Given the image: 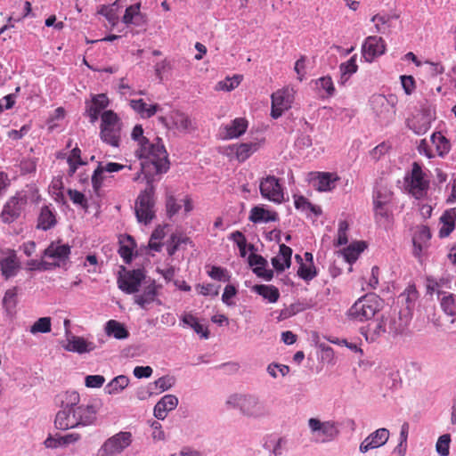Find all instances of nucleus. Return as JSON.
Wrapping results in <instances>:
<instances>
[{
  "label": "nucleus",
  "instance_id": "e433bc0d",
  "mask_svg": "<svg viewBox=\"0 0 456 456\" xmlns=\"http://www.w3.org/2000/svg\"><path fill=\"white\" fill-rule=\"evenodd\" d=\"M130 106L143 118H149L154 116L157 111L160 110L159 104L147 105L142 99L131 100Z\"/></svg>",
  "mask_w": 456,
  "mask_h": 456
},
{
  "label": "nucleus",
  "instance_id": "3c124183",
  "mask_svg": "<svg viewBox=\"0 0 456 456\" xmlns=\"http://www.w3.org/2000/svg\"><path fill=\"white\" fill-rule=\"evenodd\" d=\"M51 331V318L41 317L30 327V332L36 333H47Z\"/></svg>",
  "mask_w": 456,
  "mask_h": 456
},
{
  "label": "nucleus",
  "instance_id": "bf43d9fd",
  "mask_svg": "<svg viewBox=\"0 0 456 456\" xmlns=\"http://www.w3.org/2000/svg\"><path fill=\"white\" fill-rule=\"evenodd\" d=\"M392 17L387 14H376L371 18V21L375 23V28L377 32L379 33H384L385 32V25H387Z\"/></svg>",
  "mask_w": 456,
  "mask_h": 456
},
{
  "label": "nucleus",
  "instance_id": "09e8293b",
  "mask_svg": "<svg viewBox=\"0 0 456 456\" xmlns=\"http://www.w3.org/2000/svg\"><path fill=\"white\" fill-rule=\"evenodd\" d=\"M17 294L18 289L13 287L8 290H6L4 297L3 298V305L5 310L8 313H12L17 305Z\"/></svg>",
  "mask_w": 456,
  "mask_h": 456
},
{
  "label": "nucleus",
  "instance_id": "6e6d98bb",
  "mask_svg": "<svg viewBox=\"0 0 456 456\" xmlns=\"http://www.w3.org/2000/svg\"><path fill=\"white\" fill-rule=\"evenodd\" d=\"M349 229V224L346 220H341L338 223V239L335 242L336 246L346 245L348 242L347 232Z\"/></svg>",
  "mask_w": 456,
  "mask_h": 456
},
{
  "label": "nucleus",
  "instance_id": "de8ad7c7",
  "mask_svg": "<svg viewBox=\"0 0 456 456\" xmlns=\"http://www.w3.org/2000/svg\"><path fill=\"white\" fill-rule=\"evenodd\" d=\"M188 242H190V239L181 233L171 234L167 248V254L173 256L182 243L186 244Z\"/></svg>",
  "mask_w": 456,
  "mask_h": 456
},
{
  "label": "nucleus",
  "instance_id": "20e7f679",
  "mask_svg": "<svg viewBox=\"0 0 456 456\" xmlns=\"http://www.w3.org/2000/svg\"><path fill=\"white\" fill-rule=\"evenodd\" d=\"M380 307L381 299L375 294H367L354 302L349 308L347 316L353 321L365 322L374 317Z\"/></svg>",
  "mask_w": 456,
  "mask_h": 456
},
{
  "label": "nucleus",
  "instance_id": "052dcab7",
  "mask_svg": "<svg viewBox=\"0 0 456 456\" xmlns=\"http://www.w3.org/2000/svg\"><path fill=\"white\" fill-rule=\"evenodd\" d=\"M175 379L173 376L167 375L158 379L154 384L159 392H164L172 387L175 385Z\"/></svg>",
  "mask_w": 456,
  "mask_h": 456
},
{
  "label": "nucleus",
  "instance_id": "6ab92c4d",
  "mask_svg": "<svg viewBox=\"0 0 456 456\" xmlns=\"http://www.w3.org/2000/svg\"><path fill=\"white\" fill-rule=\"evenodd\" d=\"M387 331L386 319L383 316L374 322L368 323L367 326L361 328V334L369 343L378 342L380 338Z\"/></svg>",
  "mask_w": 456,
  "mask_h": 456
},
{
  "label": "nucleus",
  "instance_id": "a18cd8bd",
  "mask_svg": "<svg viewBox=\"0 0 456 456\" xmlns=\"http://www.w3.org/2000/svg\"><path fill=\"white\" fill-rule=\"evenodd\" d=\"M182 320L184 324L191 327L197 334L201 335L205 338H208V330L198 322V319L194 315L191 314H185Z\"/></svg>",
  "mask_w": 456,
  "mask_h": 456
},
{
  "label": "nucleus",
  "instance_id": "f704fd0d",
  "mask_svg": "<svg viewBox=\"0 0 456 456\" xmlns=\"http://www.w3.org/2000/svg\"><path fill=\"white\" fill-rule=\"evenodd\" d=\"M120 2V0H116L111 4L100 5L97 10V13L104 16L111 27L116 26L118 22V12L122 7Z\"/></svg>",
  "mask_w": 456,
  "mask_h": 456
},
{
  "label": "nucleus",
  "instance_id": "412c9836",
  "mask_svg": "<svg viewBox=\"0 0 456 456\" xmlns=\"http://www.w3.org/2000/svg\"><path fill=\"white\" fill-rule=\"evenodd\" d=\"M386 319L387 333L392 337L404 333L408 327V321L403 319L399 313L395 311L382 314Z\"/></svg>",
  "mask_w": 456,
  "mask_h": 456
},
{
  "label": "nucleus",
  "instance_id": "c03bdc74",
  "mask_svg": "<svg viewBox=\"0 0 456 456\" xmlns=\"http://www.w3.org/2000/svg\"><path fill=\"white\" fill-rule=\"evenodd\" d=\"M129 384V379L125 375H119L110 381L105 391L109 395H116L123 391Z\"/></svg>",
  "mask_w": 456,
  "mask_h": 456
},
{
  "label": "nucleus",
  "instance_id": "4468645a",
  "mask_svg": "<svg viewBox=\"0 0 456 456\" xmlns=\"http://www.w3.org/2000/svg\"><path fill=\"white\" fill-rule=\"evenodd\" d=\"M144 279L145 273L143 269L125 271V273L120 274L118 278V286L126 294H134L138 292Z\"/></svg>",
  "mask_w": 456,
  "mask_h": 456
},
{
  "label": "nucleus",
  "instance_id": "f03ea898",
  "mask_svg": "<svg viewBox=\"0 0 456 456\" xmlns=\"http://www.w3.org/2000/svg\"><path fill=\"white\" fill-rule=\"evenodd\" d=\"M80 403V395L76 391H67L61 400V409L56 413L54 425L59 430H68L80 427L74 407Z\"/></svg>",
  "mask_w": 456,
  "mask_h": 456
},
{
  "label": "nucleus",
  "instance_id": "f257e3e1",
  "mask_svg": "<svg viewBox=\"0 0 456 456\" xmlns=\"http://www.w3.org/2000/svg\"><path fill=\"white\" fill-rule=\"evenodd\" d=\"M133 140L138 142L136 156L143 159L141 162L142 171L146 177L154 174L166 173L169 168L168 155L161 139L157 137L151 142L143 136V129L141 125H136L132 131Z\"/></svg>",
  "mask_w": 456,
  "mask_h": 456
},
{
  "label": "nucleus",
  "instance_id": "b1692460",
  "mask_svg": "<svg viewBox=\"0 0 456 456\" xmlns=\"http://www.w3.org/2000/svg\"><path fill=\"white\" fill-rule=\"evenodd\" d=\"M109 99L106 94H100L92 98L91 103L86 107V114L91 123H94L101 112L109 105Z\"/></svg>",
  "mask_w": 456,
  "mask_h": 456
},
{
  "label": "nucleus",
  "instance_id": "9b49d317",
  "mask_svg": "<svg viewBox=\"0 0 456 456\" xmlns=\"http://www.w3.org/2000/svg\"><path fill=\"white\" fill-rule=\"evenodd\" d=\"M132 442L130 432H119L107 439L102 445L97 456H114L122 452Z\"/></svg>",
  "mask_w": 456,
  "mask_h": 456
},
{
  "label": "nucleus",
  "instance_id": "ea45409f",
  "mask_svg": "<svg viewBox=\"0 0 456 456\" xmlns=\"http://www.w3.org/2000/svg\"><path fill=\"white\" fill-rule=\"evenodd\" d=\"M442 310L450 316H456V295L448 292H438Z\"/></svg>",
  "mask_w": 456,
  "mask_h": 456
},
{
  "label": "nucleus",
  "instance_id": "aec40b11",
  "mask_svg": "<svg viewBox=\"0 0 456 456\" xmlns=\"http://www.w3.org/2000/svg\"><path fill=\"white\" fill-rule=\"evenodd\" d=\"M159 289V286L154 281H151V283L144 287L142 293L134 295V303L142 309H148V306L154 302L161 305V301L158 298Z\"/></svg>",
  "mask_w": 456,
  "mask_h": 456
},
{
  "label": "nucleus",
  "instance_id": "69168bd1",
  "mask_svg": "<svg viewBox=\"0 0 456 456\" xmlns=\"http://www.w3.org/2000/svg\"><path fill=\"white\" fill-rule=\"evenodd\" d=\"M200 294L203 296H217L219 293V287H216L213 284H199L196 287Z\"/></svg>",
  "mask_w": 456,
  "mask_h": 456
},
{
  "label": "nucleus",
  "instance_id": "79ce46f5",
  "mask_svg": "<svg viewBox=\"0 0 456 456\" xmlns=\"http://www.w3.org/2000/svg\"><path fill=\"white\" fill-rule=\"evenodd\" d=\"M431 142L436 147V151L438 156L444 157L451 150L450 142L441 132H435L431 135Z\"/></svg>",
  "mask_w": 456,
  "mask_h": 456
},
{
  "label": "nucleus",
  "instance_id": "2f4dec72",
  "mask_svg": "<svg viewBox=\"0 0 456 456\" xmlns=\"http://www.w3.org/2000/svg\"><path fill=\"white\" fill-rule=\"evenodd\" d=\"M248 219L254 224L276 222L279 220V215L277 212L265 209L262 206H256L251 208Z\"/></svg>",
  "mask_w": 456,
  "mask_h": 456
},
{
  "label": "nucleus",
  "instance_id": "37998d69",
  "mask_svg": "<svg viewBox=\"0 0 456 456\" xmlns=\"http://www.w3.org/2000/svg\"><path fill=\"white\" fill-rule=\"evenodd\" d=\"M364 241H356L343 249V256L346 262L352 264L358 259L359 255L364 250Z\"/></svg>",
  "mask_w": 456,
  "mask_h": 456
},
{
  "label": "nucleus",
  "instance_id": "5701e85b",
  "mask_svg": "<svg viewBox=\"0 0 456 456\" xmlns=\"http://www.w3.org/2000/svg\"><path fill=\"white\" fill-rule=\"evenodd\" d=\"M431 117L425 112H418L407 119V126L416 134H424L431 127Z\"/></svg>",
  "mask_w": 456,
  "mask_h": 456
},
{
  "label": "nucleus",
  "instance_id": "e2e57ef3",
  "mask_svg": "<svg viewBox=\"0 0 456 456\" xmlns=\"http://www.w3.org/2000/svg\"><path fill=\"white\" fill-rule=\"evenodd\" d=\"M105 382V378L102 375H88L86 377L85 384L87 387L99 388Z\"/></svg>",
  "mask_w": 456,
  "mask_h": 456
},
{
  "label": "nucleus",
  "instance_id": "58836bf2",
  "mask_svg": "<svg viewBox=\"0 0 456 456\" xmlns=\"http://www.w3.org/2000/svg\"><path fill=\"white\" fill-rule=\"evenodd\" d=\"M252 290L263 297L269 303H276L280 298V291L273 285L257 284L252 287Z\"/></svg>",
  "mask_w": 456,
  "mask_h": 456
},
{
  "label": "nucleus",
  "instance_id": "4c0bfd02",
  "mask_svg": "<svg viewBox=\"0 0 456 456\" xmlns=\"http://www.w3.org/2000/svg\"><path fill=\"white\" fill-rule=\"evenodd\" d=\"M357 56L353 55L347 61L342 62L339 65L340 78L338 83L344 86L350 78V77L356 73L358 70V65L356 63Z\"/></svg>",
  "mask_w": 456,
  "mask_h": 456
},
{
  "label": "nucleus",
  "instance_id": "4be33fe9",
  "mask_svg": "<svg viewBox=\"0 0 456 456\" xmlns=\"http://www.w3.org/2000/svg\"><path fill=\"white\" fill-rule=\"evenodd\" d=\"M431 239V232L427 225H417L413 230L412 243L413 254L415 256L419 257L423 249L427 248L428 242Z\"/></svg>",
  "mask_w": 456,
  "mask_h": 456
},
{
  "label": "nucleus",
  "instance_id": "8fccbe9b",
  "mask_svg": "<svg viewBox=\"0 0 456 456\" xmlns=\"http://www.w3.org/2000/svg\"><path fill=\"white\" fill-rule=\"evenodd\" d=\"M241 77L233 76L232 77H226L224 80L219 81L216 86V91H226L230 92L240 84Z\"/></svg>",
  "mask_w": 456,
  "mask_h": 456
},
{
  "label": "nucleus",
  "instance_id": "4d7b16f0",
  "mask_svg": "<svg viewBox=\"0 0 456 456\" xmlns=\"http://www.w3.org/2000/svg\"><path fill=\"white\" fill-rule=\"evenodd\" d=\"M68 195L74 204L79 205L82 208L86 210L88 208V202L84 193L77 190L69 189Z\"/></svg>",
  "mask_w": 456,
  "mask_h": 456
},
{
  "label": "nucleus",
  "instance_id": "6e6552de",
  "mask_svg": "<svg viewBox=\"0 0 456 456\" xmlns=\"http://www.w3.org/2000/svg\"><path fill=\"white\" fill-rule=\"evenodd\" d=\"M134 210L140 223L147 224L155 217L154 187L151 184L137 197Z\"/></svg>",
  "mask_w": 456,
  "mask_h": 456
},
{
  "label": "nucleus",
  "instance_id": "ddd939ff",
  "mask_svg": "<svg viewBox=\"0 0 456 456\" xmlns=\"http://www.w3.org/2000/svg\"><path fill=\"white\" fill-rule=\"evenodd\" d=\"M308 426L311 432L316 436V438L321 443H327L334 440L339 430L334 421L322 422L320 419L311 418L308 420Z\"/></svg>",
  "mask_w": 456,
  "mask_h": 456
},
{
  "label": "nucleus",
  "instance_id": "f3484780",
  "mask_svg": "<svg viewBox=\"0 0 456 456\" xmlns=\"http://www.w3.org/2000/svg\"><path fill=\"white\" fill-rule=\"evenodd\" d=\"M362 57L367 62H372L377 57L386 52V43L382 37L376 36L368 37L362 45Z\"/></svg>",
  "mask_w": 456,
  "mask_h": 456
},
{
  "label": "nucleus",
  "instance_id": "2eb2a0df",
  "mask_svg": "<svg viewBox=\"0 0 456 456\" xmlns=\"http://www.w3.org/2000/svg\"><path fill=\"white\" fill-rule=\"evenodd\" d=\"M100 409V403L96 399L89 400L87 403H78L74 407L79 424L81 427L94 424L97 419V413Z\"/></svg>",
  "mask_w": 456,
  "mask_h": 456
},
{
  "label": "nucleus",
  "instance_id": "39448f33",
  "mask_svg": "<svg viewBox=\"0 0 456 456\" xmlns=\"http://www.w3.org/2000/svg\"><path fill=\"white\" fill-rule=\"evenodd\" d=\"M101 118V139L112 147H118L122 130L120 118L113 110L103 111Z\"/></svg>",
  "mask_w": 456,
  "mask_h": 456
},
{
  "label": "nucleus",
  "instance_id": "0e129e2a",
  "mask_svg": "<svg viewBox=\"0 0 456 456\" xmlns=\"http://www.w3.org/2000/svg\"><path fill=\"white\" fill-rule=\"evenodd\" d=\"M306 57L301 56L295 63L294 70L297 75V79L302 81L306 75Z\"/></svg>",
  "mask_w": 456,
  "mask_h": 456
},
{
  "label": "nucleus",
  "instance_id": "864d4df0",
  "mask_svg": "<svg viewBox=\"0 0 456 456\" xmlns=\"http://www.w3.org/2000/svg\"><path fill=\"white\" fill-rule=\"evenodd\" d=\"M181 209V205L177 202L175 197L171 193H167L166 210L169 218L173 217Z\"/></svg>",
  "mask_w": 456,
  "mask_h": 456
},
{
  "label": "nucleus",
  "instance_id": "72a5a7b5",
  "mask_svg": "<svg viewBox=\"0 0 456 456\" xmlns=\"http://www.w3.org/2000/svg\"><path fill=\"white\" fill-rule=\"evenodd\" d=\"M456 210L450 208L444 212L440 217L442 226L439 230V236L441 238L448 237L455 228Z\"/></svg>",
  "mask_w": 456,
  "mask_h": 456
},
{
  "label": "nucleus",
  "instance_id": "680f3d73",
  "mask_svg": "<svg viewBox=\"0 0 456 456\" xmlns=\"http://www.w3.org/2000/svg\"><path fill=\"white\" fill-rule=\"evenodd\" d=\"M103 179H104V177H103L102 165L99 164L97 168L94 170V172L92 175V185H93L94 191L96 193H98V191L102 188Z\"/></svg>",
  "mask_w": 456,
  "mask_h": 456
},
{
  "label": "nucleus",
  "instance_id": "cd10ccee",
  "mask_svg": "<svg viewBox=\"0 0 456 456\" xmlns=\"http://www.w3.org/2000/svg\"><path fill=\"white\" fill-rule=\"evenodd\" d=\"M70 255V247L61 240L53 241L44 250V256L57 260H65Z\"/></svg>",
  "mask_w": 456,
  "mask_h": 456
},
{
  "label": "nucleus",
  "instance_id": "7ed1b4c3",
  "mask_svg": "<svg viewBox=\"0 0 456 456\" xmlns=\"http://www.w3.org/2000/svg\"><path fill=\"white\" fill-rule=\"evenodd\" d=\"M394 193L386 187H379L373 194L374 218L377 224L387 226L394 220L391 205Z\"/></svg>",
  "mask_w": 456,
  "mask_h": 456
},
{
  "label": "nucleus",
  "instance_id": "393cba45",
  "mask_svg": "<svg viewBox=\"0 0 456 456\" xmlns=\"http://www.w3.org/2000/svg\"><path fill=\"white\" fill-rule=\"evenodd\" d=\"M57 224V216L54 208L49 205L41 208L37 216V228L47 231L53 228Z\"/></svg>",
  "mask_w": 456,
  "mask_h": 456
},
{
  "label": "nucleus",
  "instance_id": "7c9ffc66",
  "mask_svg": "<svg viewBox=\"0 0 456 456\" xmlns=\"http://www.w3.org/2000/svg\"><path fill=\"white\" fill-rule=\"evenodd\" d=\"M239 162H244L259 149L257 142L236 143L229 147Z\"/></svg>",
  "mask_w": 456,
  "mask_h": 456
},
{
  "label": "nucleus",
  "instance_id": "49530a36",
  "mask_svg": "<svg viewBox=\"0 0 456 456\" xmlns=\"http://www.w3.org/2000/svg\"><path fill=\"white\" fill-rule=\"evenodd\" d=\"M294 199V204L297 209L301 211L309 210L310 212L315 214L316 216L321 215V208L317 206L313 205L304 196H295Z\"/></svg>",
  "mask_w": 456,
  "mask_h": 456
},
{
  "label": "nucleus",
  "instance_id": "dca6fc26",
  "mask_svg": "<svg viewBox=\"0 0 456 456\" xmlns=\"http://www.w3.org/2000/svg\"><path fill=\"white\" fill-rule=\"evenodd\" d=\"M308 180L318 191H330L336 187L340 177L336 173L311 172Z\"/></svg>",
  "mask_w": 456,
  "mask_h": 456
},
{
  "label": "nucleus",
  "instance_id": "0eeeda50",
  "mask_svg": "<svg viewBox=\"0 0 456 456\" xmlns=\"http://www.w3.org/2000/svg\"><path fill=\"white\" fill-rule=\"evenodd\" d=\"M405 181L409 188V192L417 200L424 198L429 189V180L427 173L423 170L419 162H413L411 170Z\"/></svg>",
  "mask_w": 456,
  "mask_h": 456
},
{
  "label": "nucleus",
  "instance_id": "c85d7f7f",
  "mask_svg": "<svg viewBox=\"0 0 456 456\" xmlns=\"http://www.w3.org/2000/svg\"><path fill=\"white\" fill-rule=\"evenodd\" d=\"M64 348L69 352L85 354L94 351L96 346L94 343L86 340L83 337L72 336L68 339V343Z\"/></svg>",
  "mask_w": 456,
  "mask_h": 456
},
{
  "label": "nucleus",
  "instance_id": "a878e982",
  "mask_svg": "<svg viewBox=\"0 0 456 456\" xmlns=\"http://www.w3.org/2000/svg\"><path fill=\"white\" fill-rule=\"evenodd\" d=\"M224 134L223 139L230 140L242 135L248 128V121L243 118H236L230 124L224 126Z\"/></svg>",
  "mask_w": 456,
  "mask_h": 456
},
{
  "label": "nucleus",
  "instance_id": "9d476101",
  "mask_svg": "<svg viewBox=\"0 0 456 456\" xmlns=\"http://www.w3.org/2000/svg\"><path fill=\"white\" fill-rule=\"evenodd\" d=\"M28 195L25 191H19L14 196L11 197L4 204L1 219L5 224L14 222L21 214L24 207L28 203Z\"/></svg>",
  "mask_w": 456,
  "mask_h": 456
},
{
  "label": "nucleus",
  "instance_id": "13d9d810",
  "mask_svg": "<svg viewBox=\"0 0 456 456\" xmlns=\"http://www.w3.org/2000/svg\"><path fill=\"white\" fill-rule=\"evenodd\" d=\"M319 88L326 92V96L330 97L335 93V86L330 77H322L316 82Z\"/></svg>",
  "mask_w": 456,
  "mask_h": 456
},
{
  "label": "nucleus",
  "instance_id": "bb28decb",
  "mask_svg": "<svg viewBox=\"0 0 456 456\" xmlns=\"http://www.w3.org/2000/svg\"><path fill=\"white\" fill-rule=\"evenodd\" d=\"M178 404V399L174 395H164L154 407V416L158 419H164L167 412L174 410Z\"/></svg>",
  "mask_w": 456,
  "mask_h": 456
},
{
  "label": "nucleus",
  "instance_id": "f8f14e48",
  "mask_svg": "<svg viewBox=\"0 0 456 456\" xmlns=\"http://www.w3.org/2000/svg\"><path fill=\"white\" fill-rule=\"evenodd\" d=\"M271 116L273 118H280L285 110L291 108L295 99L293 88L285 87L273 93Z\"/></svg>",
  "mask_w": 456,
  "mask_h": 456
},
{
  "label": "nucleus",
  "instance_id": "1a4fd4ad",
  "mask_svg": "<svg viewBox=\"0 0 456 456\" xmlns=\"http://www.w3.org/2000/svg\"><path fill=\"white\" fill-rule=\"evenodd\" d=\"M261 196L275 204L284 201V191L280 180L272 175L263 177L259 183Z\"/></svg>",
  "mask_w": 456,
  "mask_h": 456
},
{
  "label": "nucleus",
  "instance_id": "603ef678",
  "mask_svg": "<svg viewBox=\"0 0 456 456\" xmlns=\"http://www.w3.org/2000/svg\"><path fill=\"white\" fill-rule=\"evenodd\" d=\"M451 436L449 434L441 436L436 444V452L441 456H448L450 452Z\"/></svg>",
  "mask_w": 456,
  "mask_h": 456
},
{
  "label": "nucleus",
  "instance_id": "5fc2aeb1",
  "mask_svg": "<svg viewBox=\"0 0 456 456\" xmlns=\"http://www.w3.org/2000/svg\"><path fill=\"white\" fill-rule=\"evenodd\" d=\"M296 258L301 261L300 266L297 270V275L305 281H311L316 276V272L313 266H306L302 263V258L299 255H296Z\"/></svg>",
  "mask_w": 456,
  "mask_h": 456
},
{
  "label": "nucleus",
  "instance_id": "c756f323",
  "mask_svg": "<svg viewBox=\"0 0 456 456\" xmlns=\"http://www.w3.org/2000/svg\"><path fill=\"white\" fill-rule=\"evenodd\" d=\"M170 118L173 126L182 133H190L195 129L191 118L183 111L172 110L170 112Z\"/></svg>",
  "mask_w": 456,
  "mask_h": 456
},
{
  "label": "nucleus",
  "instance_id": "338daca9",
  "mask_svg": "<svg viewBox=\"0 0 456 456\" xmlns=\"http://www.w3.org/2000/svg\"><path fill=\"white\" fill-rule=\"evenodd\" d=\"M400 79L405 94H411L415 90L414 77L412 76L403 75Z\"/></svg>",
  "mask_w": 456,
  "mask_h": 456
},
{
  "label": "nucleus",
  "instance_id": "a211bd4d",
  "mask_svg": "<svg viewBox=\"0 0 456 456\" xmlns=\"http://www.w3.org/2000/svg\"><path fill=\"white\" fill-rule=\"evenodd\" d=\"M389 430L381 428L370 433L360 444V452L362 453L370 450L379 448L386 444L389 439Z\"/></svg>",
  "mask_w": 456,
  "mask_h": 456
},
{
  "label": "nucleus",
  "instance_id": "a19ab883",
  "mask_svg": "<svg viewBox=\"0 0 456 456\" xmlns=\"http://www.w3.org/2000/svg\"><path fill=\"white\" fill-rule=\"evenodd\" d=\"M107 335L113 336L117 339H125L128 338L129 332L121 322L116 320H110L105 326Z\"/></svg>",
  "mask_w": 456,
  "mask_h": 456
},
{
  "label": "nucleus",
  "instance_id": "473e14b6",
  "mask_svg": "<svg viewBox=\"0 0 456 456\" xmlns=\"http://www.w3.org/2000/svg\"><path fill=\"white\" fill-rule=\"evenodd\" d=\"M122 21L126 25L140 26L145 22L144 15L141 12V3L126 7Z\"/></svg>",
  "mask_w": 456,
  "mask_h": 456
},
{
  "label": "nucleus",
  "instance_id": "c9c22d12",
  "mask_svg": "<svg viewBox=\"0 0 456 456\" xmlns=\"http://www.w3.org/2000/svg\"><path fill=\"white\" fill-rule=\"evenodd\" d=\"M0 270L5 280L14 277L20 270V263L15 255L9 256L0 261Z\"/></svg>",
  "mask_w": 456,
  "mask_h": 456
},
{
  "label": "nucleus",
  "instance_id": "774afa93",
  "mask_svg": "<svg viewBox=\"0 0 456 456\" xmlns=\"http://www.w3.org/2000/svg\"><path fill=\"white\" fill-rule=\"evenodd\" d=\"M225 273V269L219 266H213L211 270L208 272V275L214 280L226 281H229L230 277H226Z\"/></svg>",
  "mask_w": 456,
  "mask_h": 456
},
{
  "label": "nucleus",
  "instance_id": "423d86ee",
  "mask_svg": "<svg viewBox=\"0 0 456 456\" xmlns=\"http://www.w3.org/2000/svg\"><path fill=\"white\" fill-rule=\"evenodd\" d=\"M227 404L233 408H239L244 415L248 417L257 418L267 413L265 404L252 395H231L227 400Z\"/></svg>",
  "mask_w": 456,
  "mask_h": 456
}]
</instances>
